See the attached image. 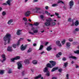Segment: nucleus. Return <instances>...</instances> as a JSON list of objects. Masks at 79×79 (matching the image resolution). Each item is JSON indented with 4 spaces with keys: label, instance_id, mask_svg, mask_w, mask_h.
<instances>
[{
    "label": "nucleus",
    "instance_id": "4468645a",
    "mask_svg": "<svg viewBox=\"0 0 79 79\" xmlns=\"http://www.w3.org/2000/svg\"><path fill=\"white\" fill-rule=\"evenodd\" d=\"M32 30L33 31V33H37L38 32V30H35V28L34 27L32 28Z\"/></svg>",
    "mask_w": 79,
    "mask_h": 79
},
{
    "label": "nucleus",
    "instance_id": "5701e85b",
    "mask_svg": "<svg viewBox=\"0 0 79 79\" xmlns=\"http://www.w3.org/2000/svg\"><path fill=\"white\" fill-rule=\"evenodd\" d=\"M11 23H13V20L10 19L8 21L7 23L8 24H11Z\"/></svg>",
    "mask_w": 79,
    "mask_h": 79
},
{
    "label": "nucleus",
    "instance_id": "f3484780",
    "mask_svg": "<svg viewBox=\"0 0 79 79\" xmlns=\"http://www.w3.org/2000/svg\"><path fill=\"white\" fill-rule=\"evenodd\" d=\"M58 69V67H55L53 68L51 70V72H53L55 71L56 70H57Z\"/></svg>",
    "mask_w": 79,
    "mask_h": 79
},
{
    "label": "nucleus",
    "instance_id": "a19ab883",
    "mask_svg": "<svg viewBox=\"0 0 79 79\" xmlns=\"http://www.w3.org/2000/svg\"><path fill=\"white\" fill-rule=\"evenodd\" d=\"M8 73L9 74H10V73H12V71H11V70H9V71H8Z\"/></svg>",
    "mask_w": 79,
    "mask_h": 79
},
{
    "label": "nucleus",
    "instance_id": "cd10ccee",
    "mask_svg": "<svg viewBox=\"0 0 79 79\" xmlns=\"http://www.w3.org/2000/svg\"><path fill=\"white\" fill-rule=\"evenodd\" d=\"M66 45L67 47H70V46H71V43H67L66 44Z\"/></svg>",
    "mask_w": 79,
    "mask_h": 79
},
{
    "label": "nucleus",
    "instance_id": "473e14b6",
    "mask_svg": "<svg viewBox=\"0 0 79 79\" xmlns=\"http://www.w3.org/2000/svg\"><path fill=\"white\" fill-rule=\"evenodd\" d=\"M69 58H73V59H76V57L74 56H71L69 57Z\"/></svg>",
    "mask_w": 79,
    "mask_h": 79
},
{
    "label": "nucleus",
    "instance_id": "5fc2aeb1",
    "mask_svg": "<svg viewBox=\"0 0 79 79\" xmlns=\"http://www.w3.org/2000/svg\"><path fill=\"white\" fill-rule=\"evenodd\" d=\"M55 14L56 15V16H58L59 15V14L58 13H55Z\"/></svg>",
    "mask_w": 79,
    "mask_h": 79
},
{
    "label": "nucleus",
    "instance_id": "de8ad7c7",
    "mask_svg": "<svg viewBox=\"0 0 79 79\" xmlns=\"http://www.w3.org/2000/svg\"><path fill=\"white\" fill-rule=\"evenodd\" d=\"M64 3V2L63 1H59L58 2V3Z\"/></svg>",
    "mask_w": 79,
    "mask_h": 79
},
{
    "label": "nucleus",
    "instance_id": "774afa93",
    "mask_svg": "<svg viewBox=\"0 0 79 79\" xmlns=\"http://www.w3.org/2000/svg\"><path fill=\"white\" fill-rule=\"evenodd\" d=\"M45 53V52L43 51L42 52H41V54L42 55V54H43V53Z\"/></svg>",
    "mask_w": 79,
    "mask_h": 79
},
{
    "label": "nucleus",
    "instance_id": "13d9d810",
    "mask_svg": "<svg viewBox=\"0 0 79 79\" xmlns=\"http://www.w3.org/2000/svg\"><path fill=\"white\" fill-rule=\"evenodd\" d=\"M48 6H46L45 9H46V10H48Z\"/></svg>",
    "mask_w": 79,
    "mask_h": 79
},
{
    "label": "nucleus",
    "instance_id": "a211bd4d",
    "mask_svg": "<svg viewBox=\"0 0 79 79\" xmlns=\"http://www.w3.org/2000/svg\"><path fill=\"white\" fill-rule=\"evenodd\" d=\"M61 52H59L58 54H57L56 55V57L57 58H60V56H61Z\"/></svg>",
    "mask_w": 79,
    "mask_h": 79
},
{
    "label": "nucleus",
    "instance_id": "a878e982",
    "mask_svg": "<svg viewBox=\"0 0 79 79\" xmlns=\"http://www.w3.org/2000/svg\"><path fill=\"white\" fill-rule=\"evenodd\" d=\"M79 24V21L78 20H77L76 22L75 23V26H78Z\"/></svg>",
    "mask_w": 79,
    "mask_h": 79
},
{
    "label": "nucleus",
    "instance_id": "72a5a7b5",
    "mask_svg": "<svg viewBox=\"0 0 79 79\" xmlns=\"http://www.w3.org/2000/svg\"><path fill=\"white\" fill-rule=\"evenodd\" d=\"M58 5L57 4H53L52 5V6L55 7V6H58Z\"/></svg>",
    "mask_w": 79,
    "mask_h": 79
},
{
    "label": "nucleus",
    "instance_id": "2f4dec72",
    "mask_svg": "<svg viewBox=\"0 0 79 79\" xmlns=\"http://www.w3.org/2000/svg\"><path fill=\"white\" fill-rule=\"evenodd\" d=\"M64 66H65V68H66V66H68V63L67 62H66L64 63Z\"/></svg>",
    "mask_w": 79,
    "mask_h": 79
},
{
    "label": "nucleus",
    "instance_id": "c756f323",
    "mask_svg": "<svg viewBox=\"0 0 79 79\" xmlns=\"http://www.w3.org/2000/svg\"><path fill=\"white\" fill-rule=\"evenodd\" d=\"M65 41H66V40L65 39H64V40H63L62 41V42H61L62 44V45H64V43H65Z\"/></svg>",
    "mask_w": 79,
    "mask_h": 79
},
{
    "label": "nucleus",
    "instance_id": "49530a36",
    "mask_svg": "<svg viewBox=\"0 0 79 79\" xmlns=\"http://www.w3.org/2000/svg\"><path fill=\"white\" fill-rule=\"evenodd\" d=\"M23 20H24V21H25V22H26V21H27V20H26L27 19L25 18H23Z\"/></svg>",
    "mask_w": 79,
    "mask_h": 79
},
{
    "label": "nucleus",
    "instance_id": "a18cd8bd",
    "mask_svg": "<svg viewBox=\"0 0 79 79\" xmlns=\"http://www.w3.org/2000/svg\"><path fill=\"white\" fill-rule=\"evenodd\" d=\"M29 34H32V35H34V33L31 32L30 31H29Z\"/></svg>",
    "mask_w": 79,
    "mask_h": 79
},
{
    "label": "nucleus",
    "instance_id": "9d476101",
    "mask_svg": "<svg viewBox=\"0 0 79 79\" xmlns=\"http://www.w3.org/2000/svg\"><path fill=\"white\" fill-rule=\"evenodd\" d=\"M24 63L26 64H30L29 60L28 59H25L24 61Z\"/></svg>",
    "mask_w": 79,
    "mask_h": 79
},
{
    "label": "nucleus",
    "instance_id": "393cba45",
    "mask_svg": "<svg viewBox=\"0 0 79 79\" xmlns=\"http://www.w3.org/2000/svg\"><path fill=\"white\" fill-rule=\"evenodd\" d=\"M56 25V23L54 22H52L51 23V26H53Z\"/></svg>",
    "mask_w": 79,
    "mask_h": 79
},
{
    "label": "nucleus",
    "instance_id": "f03ea898",
    "mask_svg": "<svg viewBox=\"0 0 79 79\" xmlns=\"http://www.w3.org/2000/svg\"><path fill=\"white\" fill-rule=\"evenodd\" d=\"M46 22L44 23V24L47 27L50 26L51 25V21H52V19L49 18L46 20Z\"/></svg>",
    "mask_w": 79,
    "mask_h": 79
},
{
    "label": "nucleus",
    "instance_id": "c03bdc74",
    "mask_svg": "<svg viewBox=\"0 0 79 79\" xmlns=\"http://www.w3.org/2000/svg\"><path fill=\"white\" fill-rule=\"evenodd\" d=\"M16 44H14L12 45L13 47H14V48H16Z\"/></svg>",
    "mask_w": 79,
    "mask_h": 79
},
{
    "label": "nucleus",
    "instance_id": "4d7b16f0",
    "mask_svg": "<svg viewBox=\"0 0 79 79\" xmlns=\"http://www.w3.org/2000/svg\"><path fill=\"white\" fill-rule=\"evenodd\" d=\"M48 44V42H47L45 43V45H47Z\"/></svg>",
    "mask_w": 79,
    "mask_h": 79
},
{
    "label": "nucleus",
    "instance_id": "e2e57ef3",
    "mask_svg": "<svg viewBox=\"0 0 79 79\" xmlns=\"http://www.w3.org/2000/svg\"><path fill=\"white\" fill-rule=\"evenodd\" d=\"M3 5H7V4L5 3L3 4Z\"/></svg>",
    "mask_w": 79,
    "mask_h": 79
},
{
    "label": "nucleus",
    "instance_id": "ddd939ff",
    "mask_svg": "<svg viewBox=\"0 0 79 79\" xmlns=\"http://www.w3.org/2000/svg\"><path fill=\"white\" fill-rule=\"evenodd\" d=\"M7 51L8 52H12L13 49L11 48V46H9L7 48Z\"/></svg>",
    "mask_w": 79,
    "mask_h": 79
},
{
    "label": "nucleus",
    "instance_id": "0e129e2a",
    "mask_svg": "<svg viewBox=\"0 0 79 79\" xmlns=\"http://www.w3.org/2000/svg\"><path fill=\"white\" fill-rule=\"evenodd\" d=\"M68 21H71V18H69L68 19Z\"/></svg>",
    "mask_w": 79,
    "mask_h": 79
},
{
    "label": "nucleus",
    "instance_id": "423d86ee",
    "mask_svg": "<svg viewBox=\"0 0 79 79\" xmlns=\"http://www.w3.org/2000/svg\"><path fill=\"white\" fill-rule=\"evenodd\" d=\"M69 6H70V9H71L72 8V6L74 5V2H73V1L72 0L70 1V2L69 3Z\"/></svg>",
    "mask_w": 79,
    "mask_h": 79
},
{
    "label": "nucleus",
    "instance_id": "412c9836",
    "mask_svg": "<svg viewBox=\"0 0 79 79\" xmlns=\"http://www.w3.org/2000/svg\"><path fill=\"white\" fill-rule=\"evenodd\" d=\"M32 63L34 64H37V60H33L32 61Z\"/></svg>",
    "mask_w": 79,
    "mask_h": 79
},
{
    "label": "nucleus",
    "instance_id": "bb28decb",
    "mask_svg": "<svg viewBox=\"0 0 79 79\" xmlns=\"http://www.w3.org/2000/svg\"><path fill=\"white\" fill-rule=\"evenodd\" d=\"M32 51V49L30 48L27 51V53H30V52H31V51Z\"/></svg>",
    "mask_w": 79,
    "mask_h": 79
},
{
    "label": "nucleus",
    "instance_id": "4c0bfd02",
    "mask_svg": "<svg viewBox=\"0 0 79 79\" xmlns=\"http://www.w3.org/2000/svg\"><path fill=\"white\" fill-rule=\"evenodd\" d=\"M63 70H62V69H59V70H58V71L59 72H60V73H61V72H62V71Z\"/></svg>",
    "mask_w": 79,
    "mask_h": 79
},
{
    "label": "nucleus",
    "instance_id": "79ce46f5",
    "mask_svg": "<svg viewBox=\"0 0 79 79\" xmlns=\"http://www.w3.org/2000/svg\"><path fill=\"white\" fill-rule=\"evenodd\" d=\"M40 17L41 19H43L44 18V16L42 15L40 16Z\"/></svg>",
    "mask_w": 79,
    "mask_h": 79
},
{
    "label": "nucleus",
    "instance_id": "39448f33",
    "mask_svg": "<svg viewBox=\"0 0 79 79\" xmlns=\"http://www.w3.org/2000/svg\"><path fill=\"white\" fill-rule=\"evenodd\" d=\"M17 64L18 65V69H19L22 68V64L20 63V62H17Z\"/></svg>",
    "mask_w": 79,
    "mask_h": 79
},
{
    "label": "nucleus",
    "instance_id": "7c9ffc66",
    "mask_svg": "<svg viewBox=\"0 0 79 79\" xmlns=\"http://www.w3.org/2000/svg\"><path fill=\"white\" fill-rule=\"evenodd\" d=\"M46 75L48 76H50V72H49V71H48V72H47V74H46Z\"/></svg>",
    "mask_w": 79,
    "mask_h": 79
},
{
    "label": "nucleus",
    "instance_id": "6ab92c4d",
    "mask_svg": "<svg viewBox=\"0 0 79 79\" xmlns=\"http://www.w3.org/2000/svg\"><path fill=\"white\" fill-rule=\"evenodd\" d=\"M48 71V68L47 67H45L44 70V73H46V72H47Z\"/></svg>",
    "mask_w": 79,
    "mask_h": 79
},
{
    "label": "nucleus",
    "instance_id": "4be33fe9",
    "mask_svg": "<svg viewBox=\"0 0 79 79\" xmlns=\"http://www.w3.org/2000/svg\"><path fill=\"white\" fill-rule=\"evenodd\" d=\"M47 67H48V68H52V65L50 64H48L47 65Z\"/></svg>",
    "mask_w": 79,
    "mask_h": 79
},
{
    "label": "nucleus",
    "instance_id": "bf43d9fd",
    "mask_svg": "<svg viewBox=\"0 0 79 79\" xmlns=\"http://www.w3.org/2000/svg\"><path fill=\"white\" fill-rule=\"evenodd\" d=\"M33 45L34 47H35V46H36L37 45V44L36 43H34L33 44Z\"/></svg>",
    "mask_w": 79,
    "mask_h": 79
},
{
    "label": "nucleus",
    "instance_id": "6e6552de",
    "mask_svg": "<svg viewBox=\"0 0 79 79\" xmlns=\"http://www.w3.org/2000/svg\"><path fill=\"white\" fill-rule=\"evenodd\" d=\"M2 57L3 59L2 60H1V62L2 63H3V62H4V61H5V60L6 59V57H5V55L4 54L2 55Z\"/></svg>",
    "mask_w": 79,
    "mask_h": 79
},
{
    "label": "nucleus",
    "instance_id": "1a4fd4ad",
    "mask_svg": "<svg viewBox=\"0 0 79 79\" xmlns=\"http://www.w3.org/2000/svg\"><path fill=\"white\" fill-rule=\"evenodd\" d=\"M56 44L57 45L59 46V47H61L62 46V45H61V44L60 43V41L59 40L57 41H56Z\"/></svg>",
    "mask_w": 79,
    "mask_h": 79
},
{
    "label": "nucleus",
    "instance_id": "680f3d73",
    "mask_svg": "<svg viewBox=\"0 0 79 79\" xmlns=\"http://www.w3.org/2000/svg\"><path fill=\"white\" fill-rule=\"evenodd\" d=\"M22 74L23 76H24V71H23L22 72Z\"/></svg>",
    "mask_w": 79,
    "mask_h": 79
},
{
    "label": "nucleus",
    "instance_id": "f8f14e48",
    "mask_svg": "<svg viewBox=\"0 0 79 79\" xmlns=\"http://www.w3.org/2000/svg\"><path fill=\"white\" fill-rule=\"evenodd\" d=\"M31 14V11H28L25 13V16H29L30 14Z\"/></svg>",
    "mask_w": 79,
    "mask_h": 79
},
{
    "label": "nucleus",
    "instance_id": "ea45409f",
    "mask_svg": "<svg viewBox=\"0 0 79 79\" xmlns=\"http://www.w3.org/2000/svg\"><path fill=\"white\" fill-rule=\"evenodd\" d=\"M66 79H69V74H67L66 75Z\"/></svg>",
    "mask_w": 79,
    "mask_h": 79
},
{
    "label": "nucleus",
    "instance_id": "aec40b11",
    "mask_svg": "<svg viewBox=\"0 0 79 79\" xmlns=\"http://www.w3.org/2000/svg\"><path fill=\"white\" fill-rule=\"evenodd\" d=\"M47 50L49 52V51H50L51 50H52V48L50 46H49L47 48Z\"/></svg>",
    "mask_w": 79,
    "mask_h": 79
},
{
    "label": "nucleus",
    "instance_id": "0eeeda50",
    "mask_svg": "<svg viewBox=\"0 0 79 79\" xmlns=\"http://www.w3.org/2000/svg\"><path fill=\"white\" fill-rule=\"evenodd\" d=\"M27 48V46L26 45H25V46H23V44H22V46L20 48V49L21 50H22V51H23V50H25Z\"/></svg>",
    "mask_w": 79,
    "mask_h": 79
},
{
    "label": "nucleus",
    "instance_id": "c9c22d12",
    "mask_svg": "<svg viewBox=\"0 0 79 79\" xmlns=\"http://www.w3.org/2000/svg\"><path fill=\"white\" fill-rule=\"evenodd\" d=\"M45 13H46V14H47L48 15H50V13L49 12H48V11H45Z\"/></svg>",
    "mask_w": 79,
    "mask_h": 79
},
{
    "label": "nucleus",
    "instance_id": "09e8293b",
    "mask_svg": "<svg viewBox=\"0 0 79 79\" xmlns=\"http://www.w3.org/2000/svg\"><path fill=\"white\" fill-rule=\"evenodd\" d=\"M17 46H18V45H19V42H18V43L16 44Z\"/></svg>",
    "mask_w": 79,
    "mask_h": 79
},
{
    "label": "nucleus",
    "instance_id": "69168bd1",
    "mask_svg": "<svg viewBox=\"0 0 79 79\" xmlns=\"http://www.w3.org/2000/svg\"><path fill=\"white\" fill-rule=\"evenodd\" d=\"M34 2H38V0H34Z\"/></svg>",
    "mask_w": 79,
    "mask_h": 79
},
{
    "label": "nucleus",
    "instance_id": "9b49d317",
    "mask_svg": "<svg viewBox=\"0 0 79 79\" xmlns=\"http://www.w3.org/2000/svg\"><path fill=\"white\" fill-rule=\"evenodd\" d=\"M41 75L40 74L38 76L34 77V79H38L39 78H41V79H44L43 77H41Z\"/></svg>",
    "mask_w": 79,
    "mask_h": 79
},
{
    "label": "nucleus",
    "instance_id": "58836bf2",
    "mask_svg": "<svg viewBox=\"0 0 79 79\" xmlns=\"http://www.w3.org/2000/svg\"><path fill=\"white\" fill-rule=\"evenodd\" d=\"M68 40L69 42H73V39H69Z\"/></svg>",
    "mask_w": 79,
    "mask_h": 79
},
{
    "label": "nucleus",
    "instance_id": "c85d7f7f",
    "mask_svg": "<svg viewBox=\"0 0 79 79\" xmlns=\"http://www.w3.org/2000/svg\"><path fill=\"white\" fill-rule=\"evenodd\" d=\"M4 73V71L2 70H0V74H3Z\"/></svg>",
    "mask_w": 79,
    "mask_h": 79
},
{
    "label": "nucleus",
    "instance_id": "8fccbe9b",
    "mask_svg": "<svg viewBox=\"0 0 79 79\" xmlns=\"http://www.w3.org/2000/svg\"><path fill=\"white\" fill-rule=\"evenodd\" d=\"M65 60H66V58L65 57H64L62 58L63 61H65Z\"/></svg>",
    "mask_w": 79,
    "mask_h": 79
},
{
    "label": "nucleus",
    "instance_id": "b1692460",
    "mask_svg": "<svg viewBox=\"0 0 79 79\" xmlns=\"http://www.w3.org/2000/svg\"><path fill=\"white\" fill-rule=\"evenodd\" d=\"M44 48V46L42 44H41L40 45V47L39 50H42L43 48Z\"/></svg>",
    "mask_w": 79,
    "mask_h": 79
},
{
    "label": "nucleus",
    "instance_id": "603ef678",
    "mask_svg": "<svg viewBox=\"0 0 79 79\" xmlns=\"http://www.w3.org/2000/svg\"><path fill=\"white\" fill-rule=\"evenodd\" d=\"M23 39H24V38H21L19 40V41H21V40H23Z\"/></svg>",
    "mask_w": 79,
    "mask_h": 79
},
{
    "label": "nucleus",
    "instance_id": "864d4df0",
    "mask_svg": "<svg viewBox=\"0 0 79 79\" xmlns=\"http://www.w3.org/2000/svg\"><path fill=\"white\" fill-rule=\"evenodd\" d=\"M35 9L37 10H40V8H39L38 7H35Z\"/></svg>",
    "mask_w": 79,
    "mask_h": 79
},
{
    "label": "nucleus",
    "instance_id": "3c124183",
    "mask_svg": "<svg viewBox=\"0 0 79 79\" xmlns=\"http://www.w3.org/2000/svg\"><path fill=\"white\" fill-rule=\"evenodd\" d=\"M73 20H72L73 23H72V24L71 25V26H74V22H73Z\"/></svg>",
    "mask_w": 79,
    "mask_h": 79
},
{
    "label": "nucleus",
    "instance_id": "20e7f679",
    "mask_svg": "<svg viewBox=\"0 0 79 79\" xmlns=\"http://www.w3.org/2000/svg\"><path fill=\"white\" fill-rule=\"evenodd\" d=\"M49 63H51V66H52V68L56 65V63L55 61L53 60H51L49 61Z\"/></svg>",
    "mask_w": 79,
    "mask_h": 79
},
{
    "label": "nucleus",
    "instance_id": "e433bc0d",
    "mask_svg": "<svg viewBox=\"0 0 79 79\" xmlns=\"http://www.w3.org/2000/svg\"><path fill=\"white\" fill-rule=\"evenodd\" d=\"M2 15L3 16H5L6 15V12L5 11H3L2 13Z\"/></svg>",
    "mask_w": 79,
    "mask_h": 79
},
{
    "label": "nucleus",
    "instance_id": "37998d69",
    "mask_svg": "<svg viewBox=\"0 0 79 79\" xmlns=\"http://www.w3.org/2000/svg\"><path fill=\"white\" fill-rule=\"evenodd\" d=\"M75 31L77 32L79 31V29L78 28H76L75 29Z\"/></svg>",
    "mask_w": 79,
    "mask_h": 79
},
{
    "label": "nucleus",
    "instance_id": "6e6d98bb",
    "mask_svg": "<svg viewBox=\"0 0 79 79\" xmlns=\"http://www.w3.org/2000/svg\"><path fill=\"white\" fill-rule=\"evenodd\" d=\"M35 26H38V25H39V23H35Z\"/></svg>",
    "mask_w": 79,
    "mask_h": 79
},
{
    "label": "nucleus",
    "instance_id": "052dcab7",
    "mask_svg": "<svg viewBox=\"0 0 79 79\" xmlns=\"http://www.w3.org/2000/svg\"><path fill=\"white\" fill-rule=\"evenodd\" d=\"M52 79H57V78L56 77H53L52 78Z\"/></svg>",
    "mask_w": 79,
    "mask_h": 79
},
{
    "label": "nucleus",
    "instance_id": "f257e3e1",
    "mask_svg": "<svg viewBox=\"0 0 79 79\" xmlns=\"http://www.w3.org/2000/svg\"><path fill=\"white\" fill-rule=\"evenodd\" d=\"M11 37V35L9 33H7L6 34V35L5 37H4V41H6L7 40L8 44H10V38Z\"/></svg>",
    "mask_w": 79,
    "mask_h": 79
},
{
    "label": "nucleus",
    "instance_id": "2eb2a0df",
    "mask_svg": "<svg viewBox=\"0 0 79 79\" xmlns=\"http://www.w3.org/2000/svg\"><path fill=\"white\" fill-rule=\"evenodd\" d=\"M22 31V30H18L17 31V32L16 33V34L17 35H21V32Z\"/></svg>",
    "mask_w": 79,
    "mask_h": 79
},
{
    "label": "nucleus",
    "instance_id": "f704fd0d",
    "mask_svg": "<svg viewBox=\"0 0 79 79\" xmlns=\"http://www.w3.org/2000/svg\"><path fill=\"white\" fill-rule=\"evenodd\" d=\"M74 52L75 53H77V54H79V50H77V51H74Z\"/></svg>",
    "mask_w": 79,
    "mask_h": 79
},
{
    "label": "nucleus",
    "instance_id": "338daca9",
    "mask_svg": "<svg viewBox=\"0 0 79 79\" xmlns=\"http://www.w3.org/2000/svg\"><path fill=\"white\" fill-rule=\"evenodd\" d=\"M27 41H28V42H31V40L30 39H27Z\"/></svg>",
    "mask_w": 79,
    "mask_h": 79
},
{
    "label": "nucleus",
    "instance_id": "dca6fc26",
    "mask_svg": "<svg viewBox=\"0 0 79 79\" xmlns=\"http://www.w3.org/2000/svg\"><path fill=\"white\" fill-rule=\"evenodd\" d=\"M12 1L13 0H8L6 2V3L10 6L11 5V2H12Z\"/></svg>",
    "mask_w": 79,
    "mask_h": 79
},
{
    "label": "nucleus",
    "instance_id": "7ed1b4c3",
    "mask_svg": "<svg viewBox=\"0 0 79 79\" xmlns=\"http://www.w3.org/2000/svg\"><path fill=\"white\" fill-rule=\"evenodd\" d=\"M20 59V57L19 56H17L14 58H12L11 59V62H14L15 60H19Z\"/></svg>",
    "mask_w": 79,
    "mask_h": 79
}]
</instances>
